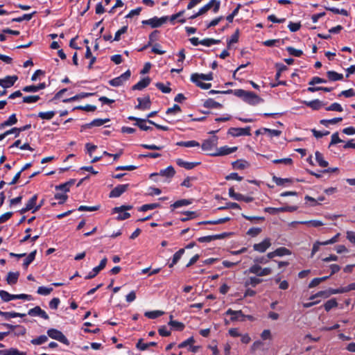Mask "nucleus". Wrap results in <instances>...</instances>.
Returning <instances> with one entry per match:
<instances>
[{
    "instance_id": "obj_60",
    "label": "nucleus",
    "mask_w": 355,
    "mask_h": 355,
    "mask_svg": "<svg viewBox=\"0 0 355 355\" xmlns=\"http://www.w3.org/2000/svg\"><path fill=\"white\" fill-rule=\"evenodd\" d=\"M262 282L261 279H259L255 277H251L249 279L245 282V285H251L252 287H255L257 284H260Z\"/></svg>"
},
{
    "instance_id": "obj_3",
    "label": "nucleus",
    "mask_w": 355,
    "mask_h": 355,
    "mask_svg": "<svg viewBox=\"0 0 355 355\" xmlns=\"http://www.w3.org/2000/svg\"><path fill=\"white\" fill-rule=\"evenodd\" d=\"M47 334L52 339L58 340L65 345H69V340L66 336L60 331L56 329H49L47 331Z\"/></svg>"
},
{
    "instance_id": "obj_61",
    "label": "nucleus",
    "mask_w": 355,
    "mask_h": 355,
    "mask_svg": "<svg viewBox=\"0 0 355 355\" xmlns=\"http://www.w3.org/2000/svg\"><path fill=\"white\" fill-rule=\"evenodd\" d=\"M276 250V254H277V257H282V256H284V255H289L291 254V252L284 248V247H281V248H277Z\"/></svg>"
},
{
    "instance_id": "obj_33",
    "label": "nucleus",
    "mask_w": 355,
    "mask_h": 355,
    "mask_svg": "<svg viewBox=\"0 0 355 355\" xmlns=\"http://www.w3.org/2000/svg\"><path fill=\"white\" fill-rule=\"evenodd\" d=\"M315 159L318 165L321 167H327L328 166V162L324 159L323 155L319 151H316L315 153Z\"/></svg>"
},
{
    "instance_id": "obj_43",
    "label": "nucleus",
    "mask_w": 355,
    "mask_h": 355,
    "mask_svg": "<svg viewBox=\"0 0 355 355\" xmlns=\"http://www.w3.org/2000/svg\"><path fill=\"white\" fill-rule=\"evenodd\" d=\"M230 220V217H225V218H219V219L215 220L203 221V222L199 223V224L217 225V224H222V223H226V222L229 221Z\"/></svg>"
},
{
    "instance_id": "obj_16",
    "label": "nucleus",
    "mask_w": 355,
    "mask_h": 355,
    "mask_svg": "<svg viewBox=\"0 0 355 355\" xmlns=\"http://www.w3.org/2000/svg\"><path fill=\"white\" fill-rule=\"evenodd\" d=\"M175 173V171L174 168L171 166H169L166 168L161 170L159 173L151 174V177L161 175V176L171 178L172 177L174 176Z\"/></svg>"
},
{
    "instance_id": "obj_42",
    "label": "nucleus",
    "mask_w": 355,
    "mask_h": 355,
    "mask_svg": "<svg viewBox=\"0 0 355 355\" xmlns=\"http://www.w3.org/2000/svg\"><path fill=\"white\" fill-rule=\"evenodd\" d=\"M158 34H159L158 31H153L149 35V42H148V44L146 45L145 46H144L143 48H141V49H139V51H142V50L145 49L146 48H147L148 46H150L153 42L157 40Z\"/></svg>"
},
{
    "instance_id": "obj_38",
    "label": "nucleus",
    "mask_w": 355,
    "mask_h": 355,
    "mask_svg": "<svg viewBox=\"0 0 355 355\" xmlns=\"http://www.w3.org/2000/svg\"><path fill=\"white\" fill-rule=\"evenodd\" d=\"M36 13L35 11H34L32 13H30V14H24L21 17H16V18H13L12 19V21H15V22H21L22 21L24 20H26V21H29L32 19V17H33V15Z\"/></svg>"
},
{
    "instance_id": "obj_18",
    "label": "nucleus",
    "mask_w": 355,
    "mask_h": 355,
    "mask_svg": "<svg viewBox=\"0 0 355 355\" xmlns=\"http://www.w3.org/2000/svg\"><path fill=\"white\" fill-rule=\"evenodd\" d=\"M198 79L200 80H211L213 79V74L212 73L208 74L196 73L191 76V80L192 82H196Z\"/></svg>"
},
{
    "instance_id": "obj_20",
    "label": "nucleus",
    "mask_w": 355,
    "mask_h": 355,
    "mask_svg": "<svg viewBox=\"0 0 355 355\" xmlns=\"http://www.w3.org/2000/svg\"><path fill=\"white\" fill-rule=\"evenodd\" d=\"M303 103L305 104L306 106L312 108L314 110H320L322 106L324 105V103L318 99H315V100L311 101H305L303 102Z\"/></svg>"
},
{
    "instance_id": "obj_57",
    "label": "nucleus",
    "mask_w": 355,
    "mask_h": 355,
    "mask_svg": "<svg viewBox=\"0 0 355 355\" xmlns=\"http://www.w3.org/2000/svg\"><path fill=\"white\" fill-rule=\"evenodd\" d=\"M286 51L288 52L290 55L295 57H300L303 53L302 51L296 49L292 46L286 47Z\"/></svg>"
},
{
    "instance_id": "obj_31",
    "label": "nucleus",
    "mask_w": 355,
    "mask_h": 355,
    "mask_svg": "<svg viewBox=\"0 0 355 355\" xmlns=\"http://www.w3.org/2000/svg\"><path fill=\"white\" fill-rule=\"evenodd\" d=\"M191 203V201L189 200L182 199V200H179L178 201L175 202L173 204H172L171 205V207L173 210L175 209H177V208H179L181 207L189 205Z\"/></svg>"
},
{
    "instance_id": "obj_5",
    "label": "nucleus",
    "mask_w": 355,
    "mask_h": 355,
    "mask_svg": "<svg viewBox=\"0 0 355 355\" xmlns=\"http://www.w3.org/2000/svg\"><path fill=\"white\" fill-rule=\"evenodd\" d=\"M228 135H232V137H240V136H250V127L248 126L246 128H230L227 132Z\"/></svg>"
},
{
    "instance_id": "obj_62",
    "label": "nucleus",
    "mask_w": 355,
    "mask_h": 355,
    "mask_svg": "<svg viewBox=\"0 0 355 355\" xmlns=\"http://www.w3.org/2000/svg\"><path fill=\"white\" fill-rule=\"evenodd\" d=\"M326 110L342 112L343 110V109L339 103H334L331 105H330L329 107H326Z\"/></svg>"
},
{
    "instance_id": "obj_39",
    "label": "nucleus",
    "mask_w": 355,
    "mask_h": 355,
    "mask_svg": "<svg viewBox=\"0 0 355 355\" xmlns=\"http://www.w3.org/2000/svg\"><path fill=\"white\" fill-rule=\"evenodd\" d=\"M55 115V111H49V112H40L38 113V117L45 119L50 120Z\"/></svg>"
},
{
    "instance_id": "obj_15",
    "label": "nucleus",
    "mask_w": 355,
    "mask_h": 355,
    "mask_svg": "<svg viewBox=\"0 0 355 355\" xmlns=\"http://www.w3.org/2000/svg\"><path fill=\"white\" fill-rule=\"evenodd\" d=\"M17 79V76H8L4 78L0 79V86L3 88H9L14 85Z\"/></svg>"
},
{
    "instance_id": "obj_53",
    "label": "nucleus",
    "mask_w": 355,
    "mask_h": 355,
    "mask_svg": "<svg viewBox=\"0 0 355 355\" xmlns=\"http://www.w3.org/2000/svg\"><path fill=\"white\" fill-rule=\"evenodd\" d=\"M219 42H220V40H215V39H212V38H207V39H204V40H201L200 44L206 46H210L213 44H218Z\"/></svg>"
},
{
    "instance_id": "obj_54",
    "label": "nucleus",
    "mask_w": 355,
    "mask_h": 355,
    "mask_svg": "<svg viewBox=\"0 0 355 355\" xmlns=\"http://www.w3.org/2000/svg\"><path fill=\"white\" fill-rule=\"evenodd\" d=\"M15 336H24L26 333V329L24 327L21 325H15L14 327Z\"/></svg>"
},
{
    "instance_id": "obj_36",
    "label": "nucleus",
    "mask_w": 355,
    "mask_h": 355,
    "mask_svg": "<svg viewBox=\"0 0 355 355\" xmlns=\"http://www.w3.org/2000/svg\"><path fill=\"white\" fill-rule=\"evenodd\" d=\"M223 238V236L220 234L211 235V236H206L198 238V241L200 243H209L217 239Z\"/></svg>"
},
{
    "instance_id": "obj_51",
    "label": "nucleus",
    "mask_w": 355,
    "mask_h": 355,
    "mask_svg": "<svg viewBox=\"0 0 355 355\" xmlns=\"http://www.w3.org/2000/svg\"><path fill=\"white\" fill-rule=\"evenodd\" d=\"M159 207H160V205L158 204V203L146 204V205H142L139 208V211H148V210L154 209L157 208Z\"/></svg>"
},
{
    "instance_id": "obj_21",
    "label": "nucleus",
    "mask_w": 355,
    "mask_h": 355,
    "mask_svg": "<svg viewBox=\"0 0 355 355\" xmlns=\"http://www.w3.org/2000/svg\"><path fill=\"white\" fill-rule=\"evenodd\" d=\"M150 83V79L149 78H144L140 81H139L137 84L133 85V90H141L144 88L146 87Z\"/></svg>"
},
{
    "instance_id": "obj_29",
    "label": "nucleus",
    "mask_w": 355,
    "mask_h": 355,
    "mask_svg": "<svg viewBox=\"0 0 355 355\" xmlns=\"http://www.w3.org/2000/svg\"><path fill=\"white\" fill-rule=\"evenodd\" d=\"M109 121H110L109 119H96L93 120L89 123L86 124L85 127H87V128H91L93 126L98 127V126L103 125V124H105V123L109 122Z\"/></svg>"
},
{
    "instance_id": "obj_48",
    "label": "nucleus",
    "mask_w": 355,
    "mask_h": 355,
    "mask_svg": "<svg viewBox=\"0 0 355 355\" xmlns=\"http://www.w3.org/2000/svg\"><path fill=\"white\" fill-rule=\"evenodd\" d=\"M338 306V302L336 299H331L325 302L324 304V309L327 311H329L331 309L335 308Z\"/></svg>"
},
{
    "instance_id": "obj_37",
    "label": "nucleus",
    "mask_w": 355,
    "mask_h": 355,
    "mask_svg": "<svg viewBox=\"0 0 355 355\" xmlns=\"http://www.w3.org/2000/svg\"><path fill=\"white\" fill-rule=\"evenodd\" d=\"M168 324L171 326L173 328H174L176 330H182L184 327V325L183 323L180 322L178 321L173 320V315H170V321L168 322Z\"/></svg>"
},
{
    "instance_id": "obj_19",
    "label": "nucleus",
    "mask_w": 355,
    "mask_h": 355,
    "mask_svg": "<svg viewBox=\"0 0 355 355\" xmlns=\"http://www.w3.org/2000/svg\"><path fill=\"white\" fill-rule=\"evenodd\" d=\"M176 164L180 167L184 168L185 169L187 170H191L196 167V166L199 165L200 162H189L184 161L182 159H177Z\"/></svg>"
},
{
    "instance_id": "obj_23",
    "label": "nucleus",
    "mask_w": 355,
    "mask_h": 355,
    "mask_svg": "<svg viewBox=\"0 0 355 355\" xmlns=\"http://www.w3.org/2000/svg\"><path fill=\"white\" fill-rule=\"evenodd\" d=\"M223 92L224 93H227V94H234L236 96H237L239 98H241V99L245 101L246 95H247L248 91L239 89H234V90L228 89V90L225 91Z\"/></svg>"
},
{
    "instance_id": "obj_63",
    "label": "nucleus",
    "mask_w": 355,
    "mask_h": 355,
    "mask_svg": "<svg viewBox=\"0 0 355 355\" xmlns=\"http://www.w3.org/2000/svg\"><path fill=\"white\" fill-rule=\"evenodd\" d=\"M181 112V108L180 107L177 105V104H175L172 107H169L166 110V114H178V113H180Z\"/></svg>"
},
{
    "instance_id": "obj_64",
    "label": "nucleus",
    "mask_w": 355,
    "mask_h": 355,
    "mask_svg": "<svg viewBox=\"0 0 355 355\" xmlns=\"http://www.w3.org/2000/svg\"><path fill=\"white\" fill-rule=\"evenodd\" d=\"M39 99V96H27L23 98V102L26 103H36Z\"/></svg>"
},
{
    "instance_id": "obj_12",
    "label": "nucleus",
    "mask_w": 355,
    "mask_h": 355,
    "mask_svg": "<svg viewBox=\"0 0 355 355\" xmlns=\"http://www.w3.org/2000/svg\"><path fill=\"white\" fill-rule=\"evenodd\" d=\"M237 150V147H228L227 146L220 147L219 148L216 149V152L210 153V155L211 156H223L231 154L234 152H235Z\"/></svg>"
},
{
    "instance_id": "obj_45",
    "label": "nucleus",
    "mask_w": 355,
    "mask_h": 355,
    "mask_svg": "<svg viewBox=\"0 0 355 355\" xmlns=\"http://www.w3.org/2000/svg\"><path fill=\"white\" fill-rule=\"evenodd\" d=\"M36 252L37 251L34 250L27 256L23 263L24 268H27L34 261Z\"/></svg>"
},
{
    "instance_id": "obj_25",
    "label": "nucleus",
    "mask_w": 355,
    "mask_h": 355,
    "mask_svg": "<svg viewBox=\"0 0 355 355\" xmlns=\"http://www.w3.org/2000/svg\"><path fill=\"white\" fill-rule=\"evenodd\" d=\"M327 76L330 81H337L343 79V75L342 73H338L334 71H328L327 72Z\"/></svg>"
},
{
    "instance_id": "obj_6",
    "label": "nucleus",
    "mask_w": 355,
    "mask_h": 355,
    "mask_svg": "<svg viewBox=\"0 0 355 355\" xmlns=\"http://www.w3.org/2000/svg\"><path fill=\"white\" fill-rule=\"evenodd\" d=\"M132 207L130 206V205H128V206L123 205L121 207H114L113 209V212L119 214V215L117 216L118 220H125V219L128 218L130 216V214L129 213L126 212L125 211L131 209Z\"/></svg>"
},
{
    "instance_id": "obj_56",
    "label": "nucleus",
    "mask_w": 355,
    "mask_h": 355,
    "mask_svg": "<svg viewBox=\"0 0 355 355\" xmlns=\"http://www.w3.org/2000/svg\"><path fill=\"white\" fill-rule=\"evenodd\" d=\"M240 208H241L240 205L238 203L229 202H227L225 206L218 207V210H223V209H240Z\"/></svg>"
},
{
    "instance_id": "obj_11",
    "label": "nucleus",
    "mask_w": 355,
    "mask_h": 355,
    "mask_svg": "<svg viewBox=\"0 0 355 355\" xmlns=\"http://www.w3.org/2000/svg\"><path fill=\"white\" fill-rule=\"evenodd\" d=\"M130 187L129 184H119L115 187L110 193V198H118L127 191Z\"/></svg>"
},
{
    "instance_id": "obj_50",
    "label": "nucleus",
    "mask_w": 355,
    "mask_h": 355,
    "mask_svg": "<svg viewBox=\"0 0 355 355\" xmlns=\"http://www.w3.org/2000/svg\"><path fill=\"white\" fill-rule=\"evenodd\" d=\"M164 313L163 311H147L144 313L145 316L150 318L155 319L159 316H161Z\"/></svg>"
},
{
    "instance_id": "obj_46",
    "label": "nucleus",
    "mask_w": 355,
    "mask_h": 355,
    "mask_svg": "<svg viewBox=\"0 0 355 355\" xmlns=\"http://www.w3.org/2000/svg\"><path fill=\"white\" fill-rule=\"evenodd\" d=\"M14 296L15 295L10 294L6 291H0V297L1 300L4 302H9L10 300H15Z\"/></svg>"
},
{
    "instance_id": "obj_52",
    "label": "nucleus",
    "mask_w": 355,
    "mask_h": 355,
    "mask_svg": "<svg viewBox=\"0 0 355 355\" xmlns=\"http://www.w3.org/2000/svg\"><path fill=\"white\" fill-rule=\"evenodd\" d=\"M48 340V338L45 335H42L35 339L31 340V343L33 345H42Z\"/></svg>"
},
{
    "instance_id": "obj_27",
    "label": "nucleus",
    "mask_w": 355,
    "mask_h": 355,
    "mask_svg": "<svg viewBox=\"0 0 355 355\" xmlns=\"http://www.w3.org/2000/svg\"><path fill=\"white\" fill-rule=\"evenodd\" d=\"M75 183L74 180H70L69 181L61 184L60 185H58L55 187L56 190H60L62 191H64V193H67L69 191L70 187Z\"/></svg>"
},
{
    "instance_id": "obj_49",
    "label": "nucleus",
    "mask_w": 355,
    "mask_h": 355,
    "mask_svg": "<svg viewBox=\"0 0 355 355\" xmlns=\"http://www.w3.org/2000/svg\"><path fill=\"white\" fill-rule=\"evenodd\" d=\"M343 119L341 117L334 118L331 119H322L320 121V123L325 126H328L329 124H336L340 122Z\"/></svg>"
},
{
    "instance_id": "obj_26",
    "label": "nucleus",
    "mask_w": 355,
    "mask_h": 355,
    "mask_svg": "<svg viewBox=\"0 0 355 355\" xmlns=\"http://www.w3.org/2000/svg\"><path fill=\"white\" fill-rule=\"evenodd\" d=\"M19 276V272H9L7 275L6 281L10 285L15 284L17 282Z\"/></svg>"
},
{
    "instance_id": "obj_2",
    "label": "nucleus",
    "mask_w": 355,
    "mask_h": 355,
    "mask_svg": "<svg viewBox=\"0 0 355 355\" xmlns=\"http://www.w3.org/2000/svg\"><path fill=\"white\" fill-rule=\"evenodd\" d=\"M168 16L162 17L160 18L154 17L149 19L143 20L141 23L144 25H149L152 28H158L160 27L164 23H166L168 21Z\"/></svg>"
},
{
    "instance_id": "obj_9",
    "label": "nucleus",
    "mask_w": 355,
    "mask_h": 355,
    "mask_svg": "<svg viewBox=\"0 0 355 355\" xmlns=\"http://www.w3.org/2000/svg\"><path fill=\"white\" fill-rule=\"evenodd\" d=\"M271 245L270 238L264 239L261 242L253 245V250L260 253L265 252Z\"/></svg>"
},
{
    "instance_id": "obj_17",
    "label": "nucleus",
    "mask_w": 355,
    "mask_h": 355,
    "mask_svg": "<svg viewBox=\"0 0 355 355\" xmlns=\"http://www.w3.org/2000/svg\"><path fill=\"white\" fill-rule=\"evenodd\" d=\"M137 101L139 104L136 106L137 109L143 110L150 109L151 103L149 96H146L144 98H138Z\"/></svg>"
},
{
    "instance_id": "obj_34",
    "label": "nucleus",
    "mask_w": 355,
    "mask_h": 355,
    "mask_svg": "<svg viewBox=\"0 0 355 355\" xmlns=\"http://www.w3.org/2000/svg\"><path fill=\"white\" fill-rule=\"evenodd\" d=\"M148 119H137V122L135 123V125L138 126L142 130H151L153 128L150 126L146 125V122H148Z\"/></svg>"
},
{
    "instance_id": "obj_8",
    "label": "nucleus",
    "mask_w": 355,
    "mask_h": 355,
    "mask_svg": "<svg viewBox=\"0 0 355 355\" xmlns=\"http://www.w3.org/2000/svg\"><path fill=\"white\" fill-rule=\"evenodd\" d=\"M214 6L213 11L216 13L220 8V1L211 0L208 3L202 6L198 11V15H203Z\"/></svg>"
},
{
    "instance_id": "obj_14",
    "label": "nucleus",
    "mask_w": 355,
    "mask_h": 355,
    "mask_svg": "<svg viewBox=\"0 0 355 355\" xmlns=\"http://www.w3.org/2000/svg\"><path fill=\"white\" fill-rule=\"evenodd\" d=\"M28 315L33 317L38 316L44 320H49V318L48 314L44 310H42L39 306H36L34 308L31 309L28 311Z\"/></svg>"
},
{
    "instance_id": "obj_59",
    "label": "nucleus",
    "mask_w": 355,
    "mask_h": 355,
    "mask_svg": "<svg viewBox=\"0 0 355 355\" xmlns=\"http://www.w3.org/2000/svg\"><path fill=\"white\" fill-rule=\"evenodd\" d=\"M52 291L53 288L51 287L40 286L37 289V293L39 295H48L52 292Z\"/></svg>"
},
{
    "instance_id": "obj_4",
    "label": "nucleus",
    "mask_w": 355,
    "mask_h": 355,
    "mask_svg": "<svg viewBox=\"0 0 355 355\" xmlns=\"http://www.w3.org/2000/svg\"><path fill=\"white\" fill-rule=\"evenodd\" d=\"M131 75L130 70H127L125 73L121 76L114 78L109 81V84L113 87H119L123 84L124 82L128 80Z\"/></svg>"
},
{
    "instance_id": "obj_58",
    "label": "nucleus",
    "mask_w": 355,
    "mask_h": 355,
    "mask_svg": "<svg viewBox=\"0 0 355 355\" xmlns=\"http://www.w3.org/2000/svg\"><path fill=\"white\" fill-rule=\"evenodd\" d=\"M26 315V313H16V312H5L4 313V318L7 320L12 318H16V317H20L23 318Z\"/></svg>"
},
{
    "instance_id": "obj_24",
    "label": "nucleus",
    "mask_w": 355,
    "mask_h": 355,
    "mask_svg": "<svg viewBox=\"0 0 355 355\" xmlns=\"http://www.w3.org/2000/svg\"><path fill=\"white\" fill-rule=\"evenodd\" d=\"M46 87L44 83H40L38 85H29L26 86L23 88V91L26 92H36L40 89H43Z\"/></svg>"
},
{
    "instance_id": "obj_30",
    "label": "nucleus",
    "mask_w": 355,
    "mask_h": 355,
    "mask_svg": "<svg viewBox=\"0 0 355 355\" xmlns=\"http://www.w3.org/2000/svg\"><path fill=\"white\" fill-rule=\"evenodd\" d=\"M157 343L155 342H150L148 343H143V339H139L136 345L137 348H138L140 350H146L150 346H156Z\"/></svg>"
},
{
    "instance_id": "obj_44",
    "label": "nucleus",
    "mask_w": 355,
    "mask_h": 355,
    "mask_svg": "<svg viewBox=\"0 0 355 355\" xmlns=\"http://www.w3.org/2000/svg\"><path fill=\"white\" fill-rule=\"evenodd\" d=\"M167 85H165L164 83H157L155 84V86L156 87L161 90L163 93L164 94H168L171 92V89L170 88L169 85H170V83H167Z\"/></svg>"
},
{
    "instance_id": "obj_13",
    "label": "nucleus",
    "mask_w": 355,
    "mask_h": 355,
    "mask_svg": "<svg viewBox=\"0 0 355 355\" xmlns=\"http://www.w3.org/2000/svg\"><path fill=\"white\" fill-rule=\"evenodd\" d=\"M244 101L250 105H255L263 102V100L254 92L248 91Z\"/></svg>"
},
{
    "instance_id": "obj_22",
    "label": "nucleus",
    "mask_w": 355,
    "mask_h": 355,
    "mask_svg": "<svg viewBox=\"0 0 355 355\" xmlns=\"http://www.w3.org/2000/svg\"><path fill=\"white\" fill-rule=\"evenodd\" d=\"M225 314L227 315H231V320H240L241 318L244 317V315L242 312V311H233L231 309H229L226 312Z\"/></svg>"
},
{
    "instance_id": "obj_40",
    "label": "nucleus",
    "mask_w": 355,
    "mask_h": 355,
    "mask_svg": "<svg viewBox=\"0 0 355 355\" xmlns=\"http://www.w3.org/2000/svg\"><path fill=\"white\" fill-rule=\"evenodd\" d=\"M248 166L246 161L239 159L232 163V166L235 169H243Z\"/></svg>"
},
{
    "instance_id": "obj_10",
    "label": "nucleus",
    "mask_w": 355,
    "mask_h": 355,
    "mask_svg": "<svg viewBox=\"0 0 355 355\" xmlns=\"http://www.w3.org/2000/svg\"><path fill=\"white\" fill-rule=\"evenodd\" d=\"M218 144V137L213 136L208 139L205 140L202 144V149L209 151L214 149Z\"/></svg>"
},
{
    "instance_id": "obj_41",
    "label": "nucleus",
    "mask_w": 355,
    "mask_h": 355,
    "mask_svg": "<svg viewBox=\"0 0 355 355\" xmlns=\"http://www.w3.org/2000/svg\"><path fill=\"white\" fill-rule=\"evenodd\" d=\"M177 145L180 146L187 147V148L196 147V146H200L198 142L193 141V140L187 141H179L177 143Z\"/></svg>"
},
{
    "instance_id": "obj_47",
    "label": "nucleus",
    "mask_w": 355,
    "mask_h": 355,
    "mask_svg": "<svg viewBox=\"0 0 355 355\" xmlns=\"http://www.w3.org/2000/svg\"><path fill=\"white\" fill-rule=\"evenodd\" d=\"M17 122V119L16 114H12L9 116V118L6 121H5L3 123L2 126H11L12 125L16 124Z\"/></svg>"
},
{
    "instance_id": "obj_28",
    "label": "nucleus",
    "mask_w": 355,
    "mask_h": 355,
    "mask_svg": "<svg viewBox=\"0 0 355 355\" xmlns=\"http://www.w3.org/2000/svg\"><path fill=\"white\" fill-rule=\"evenodd\" d=\"M204 107L207 108H221L223 105L212 98L206 100L204 103Z\"/></svg>"
},
{
    "instance_id": "obj_7",
    "label": "nucleus",
    "mask_w": 355,
    "mask_h": 355,
    "mask_svg": "<svg viewBox=\"0 0 355 355\" xmlns=\"http://www.w3.org/2000/svg\"><path fill=\"white\" fill-rule=\"evenodd\" d=\"M297 209V206H285V207H278V208L266 207V208H265V211L268 212L270 214H276L279 212H286V211L293 212V211H296Z\"/></svg>"
},
{
    "instance_id": "obj_35",
    "label": "nucleus",
    "mask_w": 355,
    "mask_h": 355,
    "mask_svg": "<svg viewBox=\"0 0 355 355\" xmlns=\"http://www.w3.org/2000/svg\"><path fill=\"white\" fill-rule=\"evenodd\" d=\"M92 95H93V94H92V93H81V94H77L73 97H71L69 98L64 99L62 101L64 103H69V102L75 101L80 98L90 96Z\"/></svg>"
},
{
    "instance_id": "obj_32",
    "label": "nucleus",
    "mask_w": 355,
    "mask_h": 355,
    "mask_svg": "<svg viewBox=\"0 0 355 355\" xmlns=\"http://www.w3.org/2000/svg\"><path fill=\"white\" fill-rule=\"evenodd\" d=\"M184 253V248L180 249L177 252H175L173 257L172 262L169 264V267L172 268L175 264H176Z\"/></svg>"
},
{
    "instance_id": "obj_55",
    "label": "nucleus",
    "mask_w": 355,
    "mask_h": 355,
    "mask_svg": "<svg viewBox=\"0 0 355 355\" xmlns=\"http://www.w3.org/2000/svg\"><path fill=\"white\" fill-rule=\"evenodd\" d=\"M229 196L232 198L238 201H241V199H243V195L239 193H236L234 188L232 187L229 189Z\"/></svg>"
},
{
    "instance_id": "obj_1",
    "label": "nucleus",
    "mask_w": 355,
    "mask_h": 355,
    "mask_svg": "<svg viewBox=\"0 0 355 355\" xmlns=\"http://www.w3.org/2000/svg\"><path fill=\"white\" fill-rule=\"evenodd\" d=\"M250 273L254 274L259 277L269 275L272 273V268H261L259 264H254L248 269Z\"/></svg>"
}]
</instances>
